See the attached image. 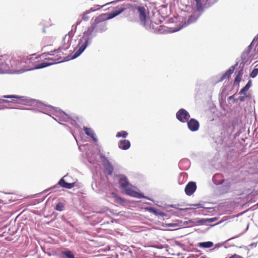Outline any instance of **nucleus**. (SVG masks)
I'll list each match as a JSON object with an SVG mask.
<instances>
[{"instance_id": "49", "label": "nucleus", "mask_w": 258, "mask_h": 258, "mask_svg": "<svg viewBox=\"0 0 258 258\" xmlns=\"http://www.w3.org/2000/svg\"><path fill=\"white\" fill-rule=\"evenodd\" d=\"M222 222V221H221L220 222L217 223L216 225L219 224L221 223Z\"/></svg>"}, {"instance_id": "7", "label": "nucleus", "mask_w": 258, "mask_h": 258, "mask_svg": "<svg viewBox=\"0 0 258 258\" xmlns=\"http://www.w3.org/2000/svg\"><path fill=\"white\" fill-rule=\"evenodd\" d=\"M4 98L11 99V101L0 99V109L2 108L7 103H12L15 105V107L18 106V104H21L26 102V98L24 96H19L16 95H4Z\"/></svg>"}, {"instance_id": "11", "label": "nucleus", "mask_w": 258, "mask_h": 258, "mask_svg": "<svg viewBox=\"0 0 258 258\" xmlns=\"http://www.w3.org/2000/svg\"><path fill=\"white\" fill-rule=\"evenodd\" d=\"M194 1L195 3L193 4L194 7L199 13L202 14L204 9L206 7L207 0H194Z\"/></svg>"}, {"instance_id": "20", "label": "nucleus", "mask_w": 258, "mask_h": 258, "mask_svg": "<svg viewBox=\"0 0 258 258\" xmlns=\"http://www.w3.org/2000/svg\"><path fill=\"white\" fill-rule=\"evenodd\" d=\"M128 192H127V195L133 197L137 198H147L146 196H145L141 192H139L136 191L133 189L128 190Z\"/></svg>"}, {"instance_id": "2", "label": "nucleus", "mask_w": 258, "mask_h": 258, "mask_svg": "<svg viewBox=\"0 0 258 258\" xmlns=\"http://www.w3.org/2000/svg\"><path fill=\"white\" fill-rule=\"evenodd\" d=\"M72 35L71 33L66 34L64 37L61 46L58 49L51 51L50 52L43 53L39 57H36L38 62L35 67L36 69H42L53 64L68 60L67 56H63L61 50L68 49L71 45Z\"/></svg>"}, {"instance_id": "46", "label": "nucleus", "mask_w": 258, "mask_h": 258, "mask_svg": "<svg viewBox=\"0 0 258 258\" xmlns=\"http://www.w3.org/2000/svg\"><path fill=\"white\" fill-rule=\"evenodd\" d=\"M184 162L188 163L189 161L187 160H181L179 162V164H181L182 162Z\"/></svg>"}, {"instance_id": "50", "label": "nucleus", "mask_w": 258, "mask_h": 258, "mask_svg": "<svg viewBox=\"0 0 258 258\" xmlns=\"http://www.w3.org/2000/svg\"><path fill=\"white\" fill-rule=\"evenodd\" d=\"M88 161L91 163H93V162L91 160H90L89 159H88Z\"/></svg>"}, {"instance_id": "9", "label": "nucleus", "mask_w": 258, "mask_h": 258, "mask_svg": "<svg viewBox=\"0 0 258 258\" xmlns=\"http://www.w3.org/2000/svg\"><path fill=\"white\" fill-rule=\"evenodd\" d=\"M117 176L118 177V181L119 184V187L127 195V192L128 191V190L132 189V188L130 187L131 184L126 176L123 174H118Z\"/></svg>"}, {"instance_id": "1", "label": "nucleus", "mask_w": 258, "mask_h": 258, "mask_svg": "<svg viewBox=\"0 0 258 258\" xmlns=\"http://www.w3.org/2000/svg\"><path fill=\"white\" fill-rule=\"evenodd\" d=\"M38 62L32 57L28 58L25 61H20L8 54H4L0 57V74L22 73L25 71L37 69L35 67Z\"/></svg>"}, {"instance_id": "21", "label": "nucleus", "mask_w": 258, "mask_h": 258, "mask_svg": "<svg viewBox=\"0 0 258 258\" xmlns=\"http://www.w3.org/2000/svg\"><path fill=\"white\" fill-rule=\"evenodd\" d=\"M146 210L147 211H148L149 212L152 213L157 216H160L163 217L166 215V214L164 212L159 211V210L156 209L155 208L148 207L146 208Z\"/></svg>"}, {"instance_id": "47", "label": "nucleus", "mask_w": 258, "mask_h": 258, "mask_svg": "<svg viewBox=\"0 0 258 258\" xmlns=\"http://www.w3.org/2000/svg\"><path fill=\"white\" fill-rule=\"evenodd\" d=\"M238 236H239V235L235 236H234V237H232V238H229V239H228L227 241H230V240H231V239H233L236 238L238 237Z\"/></svg>"}, {"instance_id": "24", "label": "nucleus", "mask_w": 258, "mask_h": 258, "mask_svg": "<svg viewBox=\"0 0 258 258\" xmlns=\"http://www.w3.org/2000/svg\"><path fill=\"white\" fill-rule=\"evenodd\" d=\"M243 74V70L242 68H241L238 71L237 74L236 75V77L234 81V85L239 84V83L240 82L241 80V78L242 77Z\"/></svg>"}, {"instance_id": "16", "label": "nucleus", "mask_w": 258, "mask_h": 258, "mask_svg": "<svg viewBox=\"0 0 258 258\" xmlns=\"http://www.w3.org/2000/svg\"><path fill=\"white\" fill-rule=\"evenodd\" d=\"M238 63H236L234 66H231L228 70H227L221 77L218 82H221L225 79L230 78L231 75L233 73L235 70V66H237Z\"/></svg>"}, {"instance_id": "18", "label": "nucleus", "mask_w": 258, "mask_h": 258, "mask_svg": "<svg viewBox=\"0 0 258 258\" xmlns=\"http://www.w3.org/2000/svg\"><path fill=\"white\" fill-rule=\"evenodd\" d=\"M83 130L85 134L91 138L93 142H97V138L95 136V133L92 128L84 126Z\"/></svg>"}, {"instance_id": "52", "label": "nucleus", "mask_w": 258, "mask_h": 258, "mask_svg": "<svg viewBox=\"0 0 258 258\" xmlns=\"http://www.w3.org/2000/svg\"><path fill=\"white\" fill-rule=\"evenodd\" d=\"M253 114H254V117H255L256 116V114L254 113Z\"/></svg>"}, {"instance_id": "28", "label": "nucleus", "mask_w": 258, "mask_h": 258, "mask_svg": "<svg viewBox=\"0 0 258 258\" xmlns=\"http://www.w3.org/2000/svg\"><path fill=\"white\" fill-rule=\"evenodd\" d=\"M55 209L56 211L61 212L64 209V204L62 202H58L55 206Z\"/></svg>"}, {"instance_id": "12", "label": "nucleus", "mask_w": 258, "mask_h": 258, "mask_svg": "<svg viewBox=\"0 0 258 258\" xmlns=\"http://www.w3.org/2000/svg\"><path fill=\"white\" fill-rule=\"evenodd\" d=\"M188 128L191 132L197 131L200 127L199 122L195 118L189 119L187 121Z\"/></svg>"}, {"instance_id": "33", "label": "nucleus", "mask_w": 258, "mask_h": 258, "mask_svg": "<svg viewBox=\"0 0 258 258\" xmlns=\"http://www.w3.org/2000/svg\"><path fill=\"white\" fill-rule=\"evenodd\" d=\"M258 74V69H254L251 72L250 76L251 78H254Z\"/></svg>"}, {"instance_id": "39", "label": "nucleus", "mask_w": 258, "mask_h": 258, "mask_svg": "<svg viewBox=\"0 0 258 258\" xmlns=\"http://www.w3.org/2000/svg\"><path fill=\"white\" fill-rule=\"evenodd\" d=\"M168 226L169 227H175L178 226V223H171L168 224Z\"/></svg>"}, {"instance_id": "19", "label": "nucleus", "mask_w": 258, "mask_h": 258, "mask_svg": "<svg viewBox=\"0 0 258 258\" xmlns=\"http://www.w3.org/2000/svg\"><path fill=\"white\" fill-rule=\"evenodd\" d=\"M212 180L214 184L220 185L222 184L225 179H223L222 175L221 173H216L213 176Z\"/></svg>"}, {"instance_id": "41", "label": "nucleus", "mask_w": 258, "mask_h": 258, "mask_svg": "<svg viewBox=\"0 0 258 258\" xmlns=\"http://www.w3.org/2000/svg\"><path fill=\"white\" fill-rule=\"evenodd\" d=\"M190 206L196 207L197 208H202L203 207L202 204H201L200 203H199V204H192V205H190Z\"/></svg>"}, {"instance_id": "37", "label": "nucleus", "mask_w": 258, "mask_h": 258, "mask_svg": "<svg viewBox=\"0 0 258 258\" xmlns=\"http://www.w3.org/2000/svg\"><path fill=\"white\" fill-rule=\"evenodd\" d=\"M250 46H249L247 49L244 51V52H243V56H244V55H246V56H248L249 55V53L250 52Z\"/></svg>"}, {"instance_id": "34", "label": "nucleus", "mask_w": 258, "mask_h": 258, "mask_svg": "<svg viewBox=\"0 0 258 258\" xmlns=\"http://www.w3.org/2000/svg\"><path fill=\"white\" fill-rule=\"evenodd\" d=\"M115 199H116L117 203H118L119 204H122L125 202V200L123 199H122L118 196L116 197L115 198Z\"/></svg>"}, {"instance_id": "42", "label": "nucleus", "mask_w": 258, "mask_h": 258, "mask_svg": "<svg viewBox=\"0 0 258 258\" xmlns=\"http://www.w3.org/2000/svg\"><path fill=\"white\" fill-rule=\"evenodd\" d=\"M52 111H54V112H55L57 113H61V112H60L61 110L57 108L53 107V108H52Z\"/></svg>"}, {"instance_id": "6", "label": "nucleus", "mask_w": 258, "mask_h": 258, "mask_svg": "<svg viewBox=\"0 0 258 258\" xmlns=\"http://www.w3.org/2000/svg\"><path fill=\"white\" fill-rule=\"evenodd\" d=\"M71 177L69 176L68 174H67L64 176H63L60 180L58 181L57 184L55 185L44 190L42 193L46 194L50 190L53 189L55 191L57 190V189L59 187V186L66 188L67 189H71L75 185L74 182H69L70 178Z\"/></svg>"}, {"instance_id": "32", "label": "nucleus", "mask_w": 258, "mask_h": 258, "mask_svg": "<svg viewBox=\"0 0 258 258\" xmlns=\"http://www.w3.org/2000/svg\"><path fill=\"white\" fill-rule=\"evenodd\" d=\"M120 1V0H115V1H112V2L104 3L102 4V5H97V7L98 8H97V9H99L103 7L104 6H105L106 5H109L110 4H112V3H116V2H119Z\"/></svg>"}, {"instance_id": "44", "label": "nucleus", "mask_w": 258, "mask_h": 258, "mask_svg": "<svg viewBox=\"0 0 258 258\" xmlns=\"http://www.w3.org/2000/svg\"><path fill=\"white\" fill-rule=\"evenodd\" d=\"M245 97H246L245 95H244L243 96H240L238 98V100H240V101H243L244 100Z\"/></svg>"}, {"instance_id": "38", "label": "nucleus", "mask_w": 258, "mask_h": 258, "mask_svg": "<svg viewBox=\"0 0 258 258\" xmlns=\"http://www.w3.org/2000/svg\"><path fill=\"white\" fill-rule=\"evenodd\" d=\"M222 243H217V244H216L215 245L214 247L213 248H212V249H211V250L214 251L215 249L219 248V247H220L222 246Z\"/></svg>"}, {"instance_id": "5", "label": "nucleus", "mask_w": 258, "mask_h": 258, "mask_svg": "<svg viewBox=\"0 0 258 258\" xmlns=\"http://www.w3.org/2000/svg\"><path fill=\"white\" fill-rule=\"evenodd\" d=\"M50 117L58 122L59 123L64 124L63 122H68L73 126L77 124L78 118L72 117L70 114H47Z\"/></svg>"}, {"instance_id": "31", "label": "nucleus", "mask_w": 258, "mask_h": 258, "mask_svg": "<svg viewBox=\"0 0 258 258\" xmlns=\"http://www.w3.org/2000/svg\"><path fill=\"white\" fill-rule=\"evenodd\" d=\"M201 14L199 13L198 15L197 16H195V15H191L189 18H188V19L187 20V23L188 24H190V23H191L192 22H194L196 21V20L199 18V17L200 16Z\"/></svg>"}, {"instance_id": "15", "label": "nucleus", "mask_w": 258, "mask_h": 258, "mask_svg": "<svg viewBox=\"0 0 258 258\" xmlns=\"http://www.w3.org/2000/svg\"><path fill=\"white\" fill-rule=\"evenodd\" d=\"M222 183L221 190L223 193H226L231 190L232 182L230 179L224 180Z\"/></svg>"}, {"instance_id": "4", "label": "nucleus", "mask_w": 258, "mask_h": 258, "mask_svg": "<svg viewBox=\"0 0 258 258\" xmlns=\"http://www.w3.org/2000/svg\"><path fill=\"white\" fill-rule=\"evenodd\" d=\"M208 121L217 125H222L227 136H230L239 124V119L227 114H211Z\"/></svg>"}, {"instance_id": "17", "label": "nucleus", "mask_w": 258, "mask_h": 258, "mask_svg": "<svg viewBox=\"0 0 258 258\" xmlns=\"http://www.w3.org/2000/svg\"><path fill=\"white\" fill-rule=\"evenodd\" d=\"M131 142L128 140H121L118 142V147L123 150H126L131 147Z\"/></svg>"}, {"instance_id": "48", "label": "nucleus", "mask_w": 258, "mask_h": 258, "mask_svg": "<svg viewBox=\"0 0 258 258\" xmlns=\"http://www.w3.org/2000/svg\"><path fill=\"white\" fill-rule=\"evenodd\" d=\"M256 243H251V244H250V246L251 247H253V246L255 247V246H256Z\"/></svg>"}, {"instance_id": "30", "label": "nucleus", "mask_w": 258, "mask_h": 258, "mask_svg": "<svg viewBox=\"0 0 258 258\" xmlns=\"http://www.w3.org/2000/svg\"><path fill=\"white\" fill-rule=\"evenodd\" d=\"M127 135L128 133L126 131H122L117 133L116 137L118 138L122 137L125 139L127 137Z\"/></svg>"}, {"instance_id": "26", "label": "nucleus", "mask_w": 258, "mask_h": 258, "mask_svg": "<svg viewBox=\"0 0 258 258\" xmlns=\"http://www.w3.org/2000/svg\"><path fill=\"white\" fill-rule=\"evenodd\" d=\"M251 86V81L249 80L246 85L240 91L239 94H243L246 97H249V95H247L246 92L248 91Z\"/></svg>"}, {"instance_id": "36", "label": "nucleus", "mask_w": 258, "mask_h": 258, "mask_svg": "<svg viewBox=\"0 0 258 258\" xmlns=\"http://www.w3.org/2000/svg\"><path fill=\"white\" fill-rule=\"evenodd\" d=\"M207 223H212L218 220L217 217H213L211 218H207Z\"/></svg>"}, {"instance_id": "43", "label": "nucleus", "mask_w": 258, "mask_h": 258, "mask_svg": "<svg viewBox=\"0 0 258 258\" xmlns=\"http://www.w3.org/2000/svg\"><path fill=\"white\" fill-rule=\"evenodd\" d=\"M177 113H187V112L184 109H180Z\"/></svg>"}, {"instance_id": "14", "label": "nucleus", "mask_w": 258, "mask_h": 258, "mask_svg": "<svg viewBox=\"0 0 258 258\" xmlns=\"http://www.w3.org/2000/svg\"><path fill=\"white\" fill-rule=\"evenodd\" d=\"M130 6V5H122L121 6H118L116 8V10L113 11L112 13H111L109 15V18L111 19L113 18L119 14H121L123 11H124L125 10H126L127 8H128Z\"/></svg>"}, {"instance_id": "8", "label": "nucleus", "mask_w": 258, "mask_h": 258, "mask_svg": "<svg viewBox=\"0 0 258 258\" xmlns=\"http://www.w3.org/2000/svg\"><path fill=\"white\" fill-rule=\"evenodd\" d=\"M137 9L141 24L146 27L147 28L155 29L153 22L149 19H147L145 8L144 7H139Z\"/></svg>"}, {"instance_id": "23", "label": "nucleus", "mask_w": 258, "mask_h": 258, "mask_svg": "<svg viewBox=\"0 0 258 258\" xmlns=\"http://www.w3.org/2000/svg\"><path fill=\"white\" fill-rule=\"evenodd\" d=\"M176 118L182 122H187L189 117V114H176Z\"/></svg>"}, {"instance_id": "22", "label": "nucleus", "mask_w": 258, "mask_h": 258, "mask_svg": "<svg viewBox=\"0 0 258 258\" xmlns=\"http://www.w3.org/2000/svg\"><path fill=\"white\" fill-rule=\"evenodd\" d=\"M61 258H75L73 252L69 249H67L61 252Z\"/></svg>"}, {"instance_id": "10", "label": "nucleus", "mask_w": 258, "mask_h": 258, "mask_svg": "<svg viewBox=\"0 0 258 258\" xmlns=\"http://www.w3.org/2000/svg\"><path fill=\"white\" fill-rule=\"evenodd\" d=\"M99 157L103 162L104 172L109 175H111L113 172V167L107 158L103 153H99Z\"/></svg>"}, {"instance_id": "25", "label": "nucleus", "mask_w": 258, "mask_h": 258, "mask_svg": "<svg viewBox=\"0 0 258 258\" xmlns=\"http://www.w3.org/2000/svg\"><path fill=\"white\" fill-rule=\"evenodd\" d=\"M198 246L204 248H210L212 247L214 245V243L212 241H205V242H199L197 244Z\"/></svg>"}, {"instance_id": "27", "label": "nucleus", "mask_w": 258, "mask_h": 258, "mask_svg": "<svg viewBox=\"0 0 258 258\" xmlns=\"http://www.w3.org/2000/svg\"><path fill=\"white\" fill-rule=\"evenodd\" d=\"M187 178V175L186 173L183 172L181 173L178 177V183L180 184H183L184 182V180H186Z\"/></svg>"}, {"instance_id": "35", "label": "nucleus", "mask_w": 258, "mask_h": 258, "mask_svg": "<svg viewBox=\"0 0 258 258\" xmlns=\"http://www.w3.org/2000/svg\"><path fill=\"white\" fill-rule=\"evenodd\" d=\"M198 223L200 225H204L205 223H207V219H201L198 221Z\"/></svg>"}, {"instance_id": "3", "label": "nucleus", "mask_w": 258, "mask_h": 258, "mask_svg": "<svg viewBox=\"0 0 258 258\" xmlns=\"http://www.w3.org/2000/svg\"><path fill=\"white\" fill-rule=\"evenodd\" d=\"M106 29L105 22L101 16H98L95 18L94 21L91 24L87 30L84 33L83 36L79 40L78 46L79 47L78 51L74 54L72 58H75L78 57L86 49L89 42V40L91 39L92 33L94 32H103Z\"/></svg>"}, {"instance_id": "29", "label": "nucleus", "mask_w": 258, "mask_h": 258, "mask_svg": "<svg viewBox=\"0 0 258 258\" xmlns=\"http://www.w3.org/2000/svg\"><path fill=\"white\" fill-rule=\"evenodd\" d=\"M96 9L93 8H90V9L87 10L83 15L82 19L85 21H87L89 19V18L87 16L88 14H90L91 12H94Z\"/></svg>"}, {"instance_id": "40", "label": "nucleus", "mask_w": 258, "mask_h": 258, "mask_svg": "<svg viewBox=\"0 0 258 258\" xmlns=\"http://www.w3.org/2000/svg\"><path fill=\"white\" fill-rule=\"evenodd\" d=\"M229 258H243V257L237 254H234L232 255L231 256H230Z\"/></svg>"}, {"instance_id": "45", "label": "nucleus", "mask_w": 258, "mask_h": 258, "mask_svg": "<svg viewBox=\"0 0 258 258\" xmlns=\"http://www.w3.org/2000/svg\"><path fill=\"white\" fill-rule=\"evenodd\" d=\"M179 206V205H169V207H172V208H175V209H177V207Z\"/></svg>"}, {"instance_id": "51", "label": "nucleus", "mask_w": 258, "mask_h": 258, "mask_svg": "<svg viewBox=\"0 0 258 258\" xmlns=\"http://www.w3.org/2000/svg\"><path fill=\"white\" fill-rule=\"evenodd\" d=\"M239 248H242V247L246 248V247H245V246H239Z\"/></svg>"}, {"instance_id": "13", "label": "nucleus", "mask_w": 258, "mask_h": 258, "mask_svg": "<svg viewBox=\"0 0 258 258\" xmlns=\"http://www.w3.org/2000/svg\"><path fill=\"white\" fill-rule=\"evenodd\" d=\"M197 189L196 183L194 181L189 182L185 186L184 191L187 196L192 195Z\"/></svg>"}]
</instances>
